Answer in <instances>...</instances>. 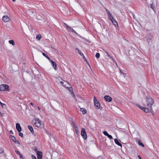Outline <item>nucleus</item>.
I'll return each instance as SVG.
<instances>
[{"label": "nucleus", "mask_w": 159, "mask_h": 159, "mask_svg": "<svg viewBox=\"0 0 159 159\" xmlns=\"http://www.w3.org/2000/svg\"><path fill=\"white\" fill-rule=\"evenodd\" d=\"M0 104L1 105V106L3 108H5L6 107V105L2 102H1L0 103Z\"/></svg>", "instance_id": "obj_25"}, {"label": "nucleus", "mask_w": 159, "mask_h": 159, "mask_svg": "<svg viewBox=\"0 0 159 159\" xmlns=\"http://www.w3.org/2000/svg\"><path fill=\"white\" fill-rule=\"evenodd\" d=\"M9 90V86L7 84H1L0 85V90L2 91H6Z\"/></svg>", "instance_id": "obj_1"}, {"label": "nucleus", "mask_w": 159, "mask_h": 159, "mask_svg": "<svg viewBox=\"0 0 159 159\" xmlns=\"http://www.w3.org/2000/svg\"><path fill=\"white\" fill-rule=\"evenodd\" d=\"M46 58H47L48 59L49 61H50L51 62V61H52V60H51L50 58L48 57V56H47V57H46Z\"/></svg>", "instance_id": "obj_44"}, {"label": "nucleus", "mask_w": 159, "mask_h": 159, "mask_svg": "<svg viewBox=\"0 0 159 159\" xmlns=\"http://www.w3.org/2000/svg\"><path fill=\"white\" fill-rule=\"evenodd\" d=\"M42 54H43V55L44 56V57H47V56H48L45 53H43Z\"/></svg>", "instance_id": "obj_41"}, {"label": "nucleus", "mask_w": 159, "mask_h": 159, "mask_svg": "<svg viewBox=\"0 0 159 159\" xmlns=\"http://www.w3.org/2000/svg\"><path fill=\"white\" fill-rule=\"evenodd\" d=\"M120 72L121 73V72H121V70H120Z\"/></svg>", "instance_id": "obj_54"}, {"label": "nucleus", "mask_w": 159, "mask_h": 159, "mask_svg": "<svg viewBox=\"0 0 159 159\" xmlns=\"http://www.w3.org/2000/svg\"><path fill=\"white\" fill-rule=\"evenodd\" d=\"M138 144L139 145L142 147H144V145L141 142V140H138Z\"/></svg>", "instance_id": "obj_23"}, {"label": "nucleus", "mask_w": 159, "mask_h": 159, "mask_svg": "<svg viewBox=\"0 0 159 159\" xmlns=\"http://www.w3.org/2000/svg\"><path fill=\"white\" fill-rule=\"evenodd\" d=\"M14 142L16 144H20V143L19 141L18 140H15V141H14Z\"/></svg>", "instance_id": "obj_30"}, {"label": "nucleus", "mask_w": 159, "mask_h": 159, "mask_svg": "<svg viewBox=\"0 0 159 159\" xmlns=\"http://www.w3.org/2000/svg\"><path fill=\"white\" fill-rule=\"evenodd\" d=\"M15 152L17 154H18L19 155L20 154V152L18 150H16Z\"/></svg>", "instance_id": "obj_36"}, {"label": "nucleus", "mask_w": 159, "mask_h": 159, "mask_svg": "<svg viewBox=\"0 0 159 159\" xmlns=\"http://www.w3.org/2000/svg\"><path fill=\"white\" fill-rule=\"evenodd\" d=\"M80 110L82 112V113L83 115L87 113L86 110L84 108H80Z\"/></svg>", "instance_id": "obj_17"}, {"label": "nucleus", "mask_w": 159, "mask_h": 159, "mask_svg": "<svg viewBox=\"0 0 159 159\" xmlns=\"http://www.w3.org/2000/svg\"><path fill=\"white\" fill-rule=\"evenodd\" d=\"M64 25L66 27V28L67 29H69V28H70V27L69 26L66 24L64 23Z\"/></svg>", "instance_id": "obj_32"}, {"label": "nucleus", "mask_w": 159, "mask_h": 159, "mask_svg": "<svg viewBox=\"0 0 159 159\" xmlns=\"http://www.w3.org/2000/svg\"><path fill=\"white\" fill-rule=\"evenodd\" d=\"M93 102L96 108L99 109L100 107V103L95 97L93 98Z\"/></svg>", "instance_id": "obj_4"}, {"label": "nucleus", "mask_w": 159, "mask_h": 159, "mask_svg": "<svg viewBox=\"0 0 159 159\" xmlns=\"http://www.w3.org/2000/svg\"><path fill=\"white\" fill-rule=\"evenodd\" d=\"M10 134H13V132L12 130H11L10 131Z\"/></svg>", "instance_id": "obj_47"}, {"label": "nucleus", "mask_w": 159, "mask_h": 159, "mask_svg": "<svg viewBox=\"0 0 159 159\" xmlns=\"http://www.w3.org/2000/svg\"><path fill=\"white\" fill-rule=\"evenodd\" d=\"M38 159H42V152L40 151H38L36 152Z\"/></svg>", "instance_id": "obj_7"}, {"label": "nucleus", "mask_w": 159, "mask_h": 159, "mask_svg": "<svg viewBox=\"0 0 159 159\" xmlns=\"http://www.w3.org/2000/svg\"><path fill=\"white\" fill-rule=\"evenodd\" d=\"M72 89L71 87V88H69V89L68 90H69L70 92H71Z\"/></svg>", "instance_id": "obj_45"}, {"label": "nucleus", "mask_w": 159, "mask_h": 159, "mask_svg": "<svg viewBox=\"0 0 159 159\" xmlns=\"http://www.w3.org/2000/svg\"><path fill=\"white\" fill-rule=\"evenodd\" d=\"M114 62L116 64V65L117 66H118V65H117V63H116V62H115H115Z\"/></svg>", "instance_id": "obj_53"}, {"label": "nucleus", "mask_w": 159, "mask_h": 159, "mask_svg": "<svg viewBox=\"0 0 159 159\" xmlns=\"http://www.w3.org/2000/svg\"><path fill=\"white\" fill-rule=\"evenodd\" d=\"M151 110L152 107H148V108H144L143 111L145 113H148L151 111Z\"/></svg>", "instance_id": "obj_12"}, {"label": "nucleus", "mask_w": 159, "mask_h": 159, "mask_svg": "<svg viewBox=\"0 0 159 159\" xmlns=\"http://www.w3.org/2000/svg\"><path fill=\"white\" fill-rule=\"evenodd\" d=\"M46 58H47L48 59L49 61H50L51 62V61H52V60H51L50 58L48 57V56H47V57H46Z\"/></svg>", "instance_id": "obj_43"}, {"label": "nucleus", "mask_w": 159, "mask_h": 159, "mask_svg": "<svg viewBox=\"0 0 159 159\" xmlns=\"http://www.w3.org/2000/svg\"><path fill=\"white\" fill-rule=\"evenodd\" d=\"M2 20L4 22H7L9 21L11 19L7 15L3 16L2 18Z\"/></svg>", "instance_id": "obj_6"}, {"label": "nucleus", "mask_w": 159, "mask_h": 159, "mask_svg": "<svg viewBox=\"0 0 159 159\" xmlns=\"http://www.w3.org/2000/svg\"><path fill=\"white\" fill-rule=\"evenodd\" d=\"M103 134L106 136H107V135H108V134L107 133V132L106 131H104L103 132Z\"/></svg>", "instance_id": "obj_31"}, {"label": "nucleus", "mask_w": 159, "mask_h": 159, "mask_svg": "<svg viewBox=\"0 0 159 159\" xmlns=\"http://www.w3.org/2000/svg\"><path fill=\"white\" fill-rule=\"evenodd\" d=\"M16 128L18 132L21 131V128L20 124L19 123H17L16 124Z\"/></svg>", "instance_id": "obj_13"}, {"label": "nucleus", "mask_w": 159, "mask_h": 159, "mask_svg": "<svg viewBox=\"0 0 159 159\" xmlns=\"http://www.w3.org/2000/svg\"><path fill=\"white\" fill-rule=\"evenodd\" d=\"M74 124V125H73V126L75 128V129H76L77 128H78L77 125L76 123Z\"/></svg>", "instance_id": "obj_35"}, {"label": "nucleus", "mask_w": 159, "mask_h": 159, "mask_svg": "<svg viewBox=\"0 0 159 159\" xmlns=\"http://www.w3.org/2000/svg\"><path fill=\"white\" fill-rule=\"evenodd\" d=\"M13 2H14V1H14V0H13Z\"/></svg>", "instance_id": "obj_55"}, {"label": "nucleus", "mask_w": 159, "mask_h": 159, "mask_svg": "<svg viewBox=\"0 0 159 159\" xmlns=\"http://www.w3.org/2000/svg\"><path fill=\"white\" fill-rule=\"evenodd\" d=\"M100 54L99 53H97L96 54L95 56L97 58H98L100 57Z\"/></svg>", "instance_id": "obj_29"}, {"label": "nucleus", "mask_w": 159, "mask_h": 159, "mask_svg": "<svg viewBox=\"0 0 159 159\" xmlns=\"http://www.w3.org/2000/svg\"><path fill=\"white\" fill-rule=\"evenodd\" d=\"M36 121L34 124V125L36 126L39 128H41L43 126V124L41 123V121L38 118H36L35 120Z\"/></svg>", "instance_id": "obj_3"}, {"label": "nucleus", "mask_w": 159, "mask_h": 159, "mask_svg": "<svg viewBox=\"0 0 159 159\" xmlns=\"http://www.w3.org/2000/svg\"><path fill=\"white\" fill-rule=\"evenodd\" d=\"M107 13V14L110 20L111 19H112L114 17L112 16L111 13L107 9H105Z\"/></svg>", "instance_id": "obj_8"}, {"label": "nucleus", "mask_w": 159, "mask_h": 159, "mask_svg": "<svg viewBox=\"0 0 159 159\" xmlns=\"http://www.w3.org/2000/svg\"><path fill=\"white\" fill-rule=\"evenodd\" d=\"M46 58H47L48 59L49 61H50L51 62V61H52V60H51L50 58L48 57V56H47V57H46Z\"/></svg>", "instance_id": "obj_42"}, {"label": "nucleus", "mask_w": 159, "mask_h": 159, "mask_svg": "<svg viewBox=\"0 0 159 159\" xmlns=\"http://www.w3.org/2000/svg\"><path fill=\"white\" fill-rule=\"evenodd\" d=\"M69 85L70 86V87H66L68 90L69 89V88H71V87H70L71 85L69 84Z\"/></svg>", "instance_id": "obj_46"}, {"label": "nucleus", "mask_w": 159, "mask_h": 159, "mask_svg": "<svg viewBox=\"0 0 159 159\" xmlns=\"http://www.w3.org/2000/svg\"><path fill=\"white\" fill-rule=\"evenodd\" d=\"M10 138L14 142V141H15L16 140L15 137L12 135H10L9 136Z\"/></svg>", "instance_id": "obj_21"}, {"label": "nucleus", "mask_w": 159, "mask_h": 159, "mask_svg": "<svg viewBox=\"0 0 159 159\" xmlns=\"http://www.w3.org/2000/svg\"><path fill=\"white\" fill-rule=\"evenodd\" d=\"M110 20L115 27H116L118 26V24L117 22L114 18L112 19H111Z\"/></svg>", "instance_id": "obj_10"}, {"label": "nucleus", "mask_w": 159, "mask_h": 159, "mask_svg": "<svg viewBox=\"0 0 159 159\" xmlns=\"http://www.w3.org/2000/svg\"><path fill=\"white\" fill-rule=\"evenodd\" d=\"M30 104L31 105H33V104L32 103V102H31L30 103Z\"/></svg>", "instance_id": "obj_52"}, {"label": "nucleus", "mask_w": 159, "mask_h": 159, "mask_svg": "<svg viewBox=\"0 0 159 159\" xmlns=\"http://www.w3.org/2000/svg\"><path fill=\"white\" fill-rule=\"evenodd\" d=\"M34 151H35L36 152L37 151H38V150H37V147H34Z\"/></svg>", "instance_id": "obj_38"}, {"label": "nucleus", "mask_w": 159, "mask_h": 159, "mask_svg": "<svg viewBox=\"0 0 159 159\" xmlns=\"http://www.w3.org/2000/svg\"><path fill=\"white\" fill-rule=\"evenodd\" d=\"M75 131L76 133L77 134L78 133L79 131H78V128H77V129H75Z\"/></svg>", "instance_id": "obj_40"}, {"label": "nucleus", "mask_w": 159, "mask_h": 159, "mask_svg": "<svg viewBox=\"0 0 159 159\" xmlns=\"http://www.w3.org/2000/svg\"><path fill=\"white\" fill-rule=\"evenodd\" d=\"M51 65L53 67L55 70H56L57 68V64L55 61H51Z\"/></svg>", "instance_id": "obj_14"}, {"label": "nucleus", "mask_w": 159, "mask_h": 159, "mask_svg": "<svg viewBox=\"0 0 159 159\" xmlns=\"http://www.w3.org/2000/svg\"><path fill=\"white\" fill-rule=\"evenodd\" d=\"M137 106L138 107L139 109H140L142 110L143 111V109H144V107H143L141 106H140L139 105H137Z\"/></svg>", "instance_id": "obj_26"}, {"label": "nucleus", "mask_w": 159, "mask_h": 159, "mask_svg": "<svg viewBox=\"0 0 159 159\" xmlns=\"http://www.w3.org/2000/svg\"><path fill=\"white\" fill-rule=\"evenodd\" d=\"M81 135L84 139L86 140L87 139V137L86 132L85 129L84 128H82L81 129Z\"/></svg>", "instance_id": "obj_5"}, {"label": "nucleus", "mask_w": 159, "mask_h": 159, "mask_svg": "<svg viewBox=\"0 0 159 159\" xmlns=\"http://www.w3.org/2000/svg\"><path fill=\"white\" fill-rule=\"evenodd\" d=\"M60 83L62 85V86H64L65 87H66V84H64V83L62 81H60ZM64 83H66V84H68V83L67 81H64Z\"/></svg>", "instance_id": "obj_20"}, {"label": "nucleus", "mask_w": 159, "mask_h": 159, "mask_svg": "<svg viewBox=\"0 0 159 159\" xmlns=\"http://www.w3.org/2000/svg\"><path fill=\"white\" fill-rule=\"evenodd\" d=\"M146 102L148 107H152V104H153L154 101L152 98H146Z\"/></svg>", "instance_id": "obj_2"}, {"label": "nucleus", "mask_w": 159, "mask_h": 159, "mask_svg": "<svg viewBox=\"0 0 159 159\" xmlns=\"http://www.w3.org/2000/svg\"><path fill=\"white\" fill-rule=\"evenodd\" d=\"M28 127L29 129L30 130L31 133L33 134L34 133V131L31 125H29L28 126Z\"/></svg>", "instance_id": "obj_16"}, {"label": "nucleus", "mask_w": 159, "mask_h": 159, "mask_svg": "<svg viewBox=\"0 0 159 159\" xmlns=\"http://www.w3.org/2000/svg\"><path fill=\"white\" fill-rule=\"evenodd\" d=\"M41 35L40 34H37V35L36 36V39L39 40H40L41 38Z\"/></svg>", "instance_id": "obj_24"}, {"label": "nucleus", "mask_w": 159, "mask_h": 159, "mask_svg": "<svg viewBox=\"0 0 159 159\" xmlns=\"http://www.w3.org/2000/svg\"><path fill=\"white\" fill-rule=\"evenodd\" d=\"M1 102L0 101V103Z\"/></svg>", "instance_id": "obj_56"}, {"label": "nucleus", "mask_w": 159, "mask_h": 159, "mask_svg": "<svg viewBox=\"0 0 159 159\" xmlns=\"http://www.w3.org/2000/svg\"><path fill=\"white\" fill-rule=\"evenodd\" d=\"M107 56L110 58H111L113 62H115V60L113 58V57L111 56V55L109 54H108V55H107Z\"/></svg>", "instance_id": "obj_27"}, {"label": "nucleus", "mask_w": 159, "mask_h": 159, "mask_svg": "<svg viewBox=\"0 0 159 159\" xmlns=\"http://www.w3.org/2000/svg\"><path fill=\"white\" fill-rule=\"evenodd\" d=\"M104 98L105 100L107 102H110L111 101L112 99V98L109 96L105 95L104 97Z\"/></svg>", "instance_id": "obj_11"}, {"label": "nucleus", "mask_w": 159, "mask_h": 159, "mask_svg": "<svg viewBox=\"0 0 159 159\" xmlns=\"http://www.w3.org/2000/svg\"><path fill=\"white\" fill-rule=\"evenodd\" d=\"M76 50L78 51V53L81 55V56H83L84 57L83 54V53L78 48H76Z\"/></svg>", "instance_id": "obj_19"}, {"label": "nucleus", "mask_w": 159, "mask_h": 159, "mask_svg": "<svg viewBox=\"0 0 159 159\" xmlns=\"http://www.w3.org/2000/svg\"><path fill=\"white\" fill-rule=\"evenodd\" d=\"M38 109L39 110H40V109H41V108H40V107H38Z\"/></svg>", "instance_id": "obj_50"}, {"label": "nucleus", "mask_w": 159, "mask_h": 159, "mask_svg": "<svg viewBox=\"0 0 159 159\" xmlns=\"http://www.w3.org/2000/svg\"><path fill=\"white\" fill-rule=\"evenodd\" d=\"M155 4L153 3H152L151 4L150 7L152 9V10L154 11H155Z\"/></svg>", "instance_id": "obj_18"}, {"label": "nucleus", "mask_w": 159, "mask_h": 159, "mask_svg": "<svg viewBox=\"0 0 159 159\" xmlns=\"http://www.w3.org/2000/svg\"><path fill=\"white\" fill-rule=\"evenodd\" d=\"M105 53H106L107 55H108V54H109L107 51H105Z\"/></svg>", "instance_id": "obj_51"}, {"label": "nucleus", "mask_w": 159, "mask_h": 159, "mask_svg": "<svg viewBox=\"0 0 159 159\" xmlns=\"http://www.w3.org/2000/svg\"><path fill=\"white\" fill-rule=\"evenodd\" d=\"M71 123L73 125H74V124H75L73 121H72Z\"/></svg>", "instance_id": "obj_49"}, {"label": "nucleus", "mask_w": 159, "mask_h": 159, "mask_svg": "<svg viewBox=\"0 0 159 159\" xmlns=\"http://www.w3.org/2000/svg\"><path fill=\"white\" fill-rule=\"evenodd\" d=\"M4 152V150L2 148H0V154H2Z\"/></svg>", "instance_id": "obj_28"}, {"label": "nucleus", "mask_w": 159, "mask_h": 159, "mask_svg": "<svg viewBox=\"0 0 159 159\" xmlns=\"http://www.w3.org/2000/svg\"><path fill=\"white\" fill-rule=\"evenodd\" d=\"M9 43L10 44H12L13 46H14L15 45V43L13 40H10L8 41Z\"/></svg>", "instance_id": "obj_22"}, {"label": "nucleus", "mask_w": 159, "mask_h": 159, "mask_svg": "<svg viewBox=\"0 0 159 159\" xmlns=\"http://www.w3.org/2000/svg\"><path fill=\"white\" fill-rule=\"evenodd\" d=\"M19 156L21 159H24L22 155L21 154L19 155Z\"/></svg>", "instance_id": "obj_39"}, {"label": "nucleus", "mask_w": 159, "mask_h": 159, "mask_svg": "<svg viewBox=\"0 0 159 159\" xmlns=\"http://www.w3.org/2000/svg\"><path fill=\"white\" fill-rule=\"evenodd\" d=\"M114 142L117 145H118L122 147V144L119 142L117 139H114Z\"/></svg>", "instance_id": "obj_15"}, {"label": "nucleus", "mask_w": 159, "mask_h": 159, "mask_svg": "<svg viewBox=\"0 0 159 159\" xmlns=\"http://www.w3.org/2000/svg\"><path fill=\"white\" fill-rule=\"evenodd\" d=\"M31 157L33 159H36V158L35 156L33 155H32Z\"/></svg>", "instance_id": "obj_37"}, {"label": "nucleus", "mask_w": 159, "mask_h": 159, "mask_svg": "<svg viewBox=\"0 0 159 159\" xmlns=\"http://www.w3.org/2000/svg\"><path fill=\"white\" fill-rule=\"evenodd\" d=\"M107 137L110 139H113L112 136L111 135H110L109 134H108Z\"/></svg>", "instance_id": "obj_34"}, {"label": "nucleus", "mask_w": 159, "mask_h": 159, "mask_svg": "<svg viewBox=\"0 0 159 159\" xmlns=\"http://www.w3.org/2000/svg\"><path fill=\"white\" fill-rule=\"evenodd\" d=\"M18 132H19V136H20L21 137H23V134L22 133H21V132H20V131Z\"/></svg>", "instance_id": "obj_33"}, {"label": "nucleus", "mask_w": 159, "mask_h": 159, "mask_svg": "<svg viewBox=\"0 0 159 159\" xmlns=\"http://www.w3.org/2000/svg\"><path fill=\"white\" fill-rule=\"evenodd\" d=\"M72 32L75 33V34L77 35L80 38H82L84 39H85V38L81 36V35H80L79 34H78L75 30H74L73 29L71 28L70 27V28L69 29Z\"/></svg>", "instance_id": "obj_9"}, {"label": "nucleus", "mask_w": 159, "mask_h": 159, "mask_svg": "<svg viewBox=\"0 0 159 159\" xmlns=\"http://www.w3.org/2000/svg\"><path fill=\"white\" fill-rule=\"evenodd\" d=\"M138 157L139 159H142L140 156L139 155L138 156Z\"/></svg>", "instance_id": "obj_48"}]
</instances>
